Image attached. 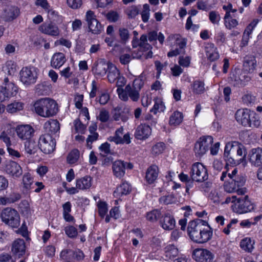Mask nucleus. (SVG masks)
Returning <instances> with one entry per match:
<instances>
[{
  "instance_id": "46",
  "label": "nucleus",
  "mask_w": 262,
  "mask_h": 262,
  "mask_svg": "<svg viewBox=\"0 0 262 262\" xmlns=\"http://www.w3.org/2000/svg\"><path fill=\"white\" fill-rule=\"evenodd\" d=\"M161 216L160 211L158 209L153 210L146 214L147 220L151 222H156Z\"/></svg>"
},
{
  "instance_id": "49",
  "label": "nucleus",
  "mask_w": 262,
  "mask_h": 262,
  "mask_svg": "<svg viewBox=\"0 0 262 262\" xmlns=\"http://www.w3.org/2000/svg\"><path fill=\"white\" fill-rule=\"evenodd\" d=\"M98 212L101 217H104L108 211L107 205L104 202L100 201L97 204Z\"/></svg>"
},
{
  "instance_id": "60",
  "label": "nucleus",
  "mask_w": 262,
  "mask_h": 262,
  "mask_svg": "<svg viewBox=\"0 0 262 262\" xmlns=\"http://www.w3.org/2000/svg\"><path fill=\"white\" fill-rule=\"evenodd\" d=\"M209 18L210 21L213 24H218L220 20V16L219 14L213 11L210 12Z\"/></svg>"
},
{
  "instance_id": "5",
  "label": "nucleus",
  "mask_w": 262,
  "mask_h": 262,
  "mask_svg": "<svg viewBox=\"0 0 262 262\" xmlns=\"http://www.w3.org/2000/svg\"><path fill=\"white\" fill-rule=\"evenodd\" d=\"M235 118L239 124L245 127H258L260 124L259 118L256 114L247 108L238 110Z\"/></svg>"
},
{
  "instance_id": "38",
  "label": "nucleus",
  "mask_w": 262,
  "mask_h": 262,
  "mask_svg": "<svg viewBox=\"0 0 262 262\" xmlns=\"http://www.w3.org/2000/svg\"><path fill=\"white\" fill-rule=\"evenodd\" d=\"M108 70L107 79L110 83H114L120 75L119 70L112 63H111Z\"/></svg>"
},
{
  "instance_id": "1",
  "label": "nucleus",
  "mask_w": 262,
  "mask_h": 262,
  "mask_svg": "<svg viewBox=\"0 0 262 262\" xmlns=\"http://www.w3.org/2000/svg\"><path fill=\"white\" fill-rule=\"evenodd\" d=\"M187 231L190 239L199 244L207 242L213 235L212 228L207 222L201 219L190 222Z\"/></svg>"
},
{
  "instance_id": "21",
  "label": "nucleus",
  "mask_w": 262,
  "mask_h": 262,
  "mask_svg": "<svg viewBox=\"0 0 262 262\" xmlns=\"http://www.w3.org/2000/svg\"><path fill=\"white\" fill-rule=\"evenodd\" d=\"M5 170L8 174L13 177H18L23 173L20 165L16 162L13 161H7L5 164Z\"/></svg>"
},
{
  "instance_id": "48",
  "label": "nucleus",
  "mask_w": 262,
  "mask_h": 262,
  "mask_svg": "<svg viewBox=\"0 0 262 262\" xmlns=\"http://www.w3.org/2000/svg\"><path fill=\"white\" fill-rule=\"evenodd\" d=\"M5 71L10 75H13L16 72V65L12 60L7 61L5 67Z\"/></svg>"
},
{
  "instance_id": "64",
  "label": "nucleus",
  "mask_w": 262,
  "mask_h": 262,
  "mask_svg": "<svg viewBox=\"0 0 262 262\" xmlns=\"http://www.w3.org/2000/svg\"><path fill=\"white\" fill-rule=\"evenodd\" d=\"M68 5L72 9H78L82 5L81 0H67Z\"/></svg>"
},
{
  "instance_id": "50",
  "label": "nucleus",
  "mask_w": 262,
  "mask_h": 262,
  "mask_svg": "<svg viewBox=\"0 0 262 262\" xmlns=\"http://www.w3.org/2000/svg\"><path fill=\"white\" fill-rule=\"evenodd\" d=\"M19 207L21 212L25 214L28 215L31 213V210L30 208V205L29 202L26 200L21 201L19 204Z\"/></svg>"
},
{
  "instance_id": "3",
  "label": "nucleus",
  "mask_w": 262,
  "mask_h": 262,
  "mask_svg": "<svg viewBox=\"0 0 262 262\" xmlns=\"http://www.w3.org/2000/svg\"><path fill=\"white\" fill-rule=\"evenodd\" d=\"M36 113L43 117H50L58 112V104L55 101L49 98H42L34 104Z\"/></svg>"
},
{
  "instance_id": "28",
  "label": "nucleus",
  "mask_w": 262,
  "mask_h": 262,
  "mask_svg": "<svg viewBox=\"0 0 262 262\" xmlns=\"http://www.w3.org/2000/svg\"><path fill=\"white\" fill-rule=\"evenodd\" d=\"M160 223L164 230H172L176 225L175 220L169 213H165L161 219Z\"/></svg>"
},
{
  "instance_id": "57",
  "label": "nucleus",
  "mask_w": 262,
  "mask_h": 262,
  "mask_svg": "<svg viewBox=\"0 0 262 262\" xmlns=\"http://www.w3.org/2000/svg\"><path fill=\"white\" fill-rule=\"evenodd\" d=\"M110 97L107 93H102L98 98H96V100L98 101L101 105L106 104L110 100Z\"/></svg>"
},
{
  "instance_id": "8",
  "label": "nucleus",
  "mask_w": 262,
  "mask_h": 262,
  "mask_svg": "<svg viewBox=\"0 0 262 262\" xmlns=\"http://www.w3.org/2000/svg\"><path fill=\"white\" fill-rule=\"evenodd\" d=\"M249 74L243 69L235 68L230 74L231 81L235 86H243L251 80Z\"/></svg>"
},
{
  "instance_id": "25",
  "label": "nucleus",
  "mask_w": 262,
  "mask_h": 262,
  "mask_svg": "<svg viewBox=\"0 0 262 262\" xmlns=\"http://www.w3.org/2000/svg\"><path fill=\"white\" fill-rule=\"evenodd\" d=\"M129 108L124 106H118L114 110L113 118L115 121L121 120L126 122L128 118Z\"/></svg>"
},
{
  "instance_id": "37",
  "label": "nucleus",
  "mask_w": 262,
  "mask_h": 262,
  "mask_svg": "<svg viewBox=\"0 0 262 262\" xmlns=\"http://www.w3.org/2000/svg\"><path fill=\"white\" fill-rule=\"evenodd\" d=\"M92 185V178L89 176H85L77 180V188L81 190L89 189Z\"/></svg>"
},
{
  "instance_id": "14",
  "label": "nucleus",
  "mask_w": 262,
  "mask_h": 262,
  "mask_svg": "<svg viewBox=\"0 0 262 262\" xmlns=\"http://www.w3.org/2000/svg\"><path fill=\"white\" fill-rule=\"evenodd\" d=\"M143 82L140 78H137L134 80L132 86L128 84L126 86V89L128 93V98L135 102L138 101L140 94L139 92L143 86Z\"/></svg>"
},
{
  "instance_id": "11",
  "label": "nucleus",
  "mask_w": 262,
  "mask_h": 262,
  "mask_svg": "<svg viewBox=\"0 0 262 262\" xmlns=\"http://www.w3.org/2000/svg\"><path fill=\"white\" fill-rule=\"evenodd\" d=\"M190 174L191 178L198 182H203L208 178L206 168L199 162L195 163L192 165Z\"/></svg>"
},
{
  "instance_id": "39",
  "label": "nucleus",
  "mask_w": 262,
  "mask_h": 262,
  "mask_svg": "<svg viewBox=\"0 0 262 262\" xmlns=\"http://www.w3.org/2000/svg\"><path fill=\"white\" fill-rule=\"evenodd\" d=\"M164 252L166 259L168 260L178 256L179 250L174 245H169L165 248Z\"/></svg>"
},
{
  "instance_id": "16",
  "label": "nucleus",
  "mask_w": 262,
  "mask_h": 262,
  "mask_svg": "<svg viewBox=\"0 0 262 262\" xmlns=\"http://www.w3.org/2000/svg\"><path fill=\"white\" fill-rule=\"evenodd\" d=\"M133 168L132 163L122 160H116L113 163L112 165L113 174L116 177L119 178H121L124 176L126 168L132 169Z\"/></svg>"
},
{
  "instance_id": "47",
  "label": "nucleus",
  "mask_w": 262,
  "mask_h": 262,
  "mask_svg": "<svg viewBox=\"0 0 262 262\" xmlns=\"http://www.w3.org/2000/svg\"><path fill=\"white\" fill-rule=\"evenodd\" d=\"M79 158V151L76 149L72 150L68 155L67 162L69 164L76 163Z\"/></svg>"
},
{
  "instance_id": "13",
  "label": "nucleus",
  "mask_w": 262,
  "mask_h": 262,
  "mask_svg": "<svg viewBox=\"0 0 262 262\" xmlns=\"http://www.w3.org/2000/svg\"><path fill=\"white\" fill-rule=\"evenodd\" d=\"M85 20L86 21L90 31L92 33L98 34L101 33L102 27L96 19V15L93 11L89 10L86 12Z\"/></svg>"
},
{
  "instance_id": "7",
  "label": "nucleus",
  "mask_w": 262,
  "mask_h": 262,
  "mask_svg": "<svg viewBox=\"0 0 262 262\" xmlns=\"http://www.w3.org/2000/svg\"><path fill=\"white\" fill-rule=\"evenodd\" d=\"M37 71L38 69L34 67L23 68L19 73L21 82L27 86L35 83L37 78Z\"/></svg>"
},
{
  "instance_id": "42",
  "label": "nucleus",
  "mask_w": 262,
  "mask_h": 262,
  "mask_svg": "<svg viewBox=\"0 0 262 262\" xmlns=\"http://www.w3.org/2000/svg\"><path fill=\"white\" fill-rule=\"evenodd\" d=\"M124 140H120L115 135L110 136L107 138V140L110 142H114L116 144H128L130 143V137L129 133L124 135Z\"/></svg>"
},
{
  "instance_id": "17",
  "label": "nucleus",
  "mask_w": 262,
  "mask_h": 262,
  "mask_svg": "<svg viewBox=\"0 0 262 262\" xmlns=\"http://www.w3.org/2000/svg\"><path fill=\"white\" fill-rule=\"evenodd\" d=\"M41 33L51 36L56 37L59 35L60 31L58 27L52 23H45L41 24L38 28Z\"/></svg>"
},
{
  "instance_id": "33",
  "label": "nucleus",
  "mask_w": 262,
  "mask_h": 262,
  "mask_svg": "<svg viewBox=\"0 0 262 262\" xmlns=\"http://www.w3.org/2000/svg\"><path fill=\"white\" fill-rule=\"evenodd\" d=\"M159 173V169L156 165H151L147 169L145 178L149 184L153 183L157 179Z\"/></svg>"
},
{
  "instance_id": "22",
  "label": "nucleus",
  "mask_w": 262,
  "mask_h": 262,
  "mask_svg": "<svg viewBox=\"0 0 262 262\" xmlns=\"http://www.w3.org/2000/svg\"><path fill=\"white\" fill-rule=\"evenodd\" d=\"M20 14L19 9L14 5H8L4 9L3 16L6 21H12Z\"/></svg>"
},
{
  "instance_id": "27",
  "label": "nucleus",
  "mask_w": 262,
  "mask_h": 262,
  "mask_svg": "<svg viewBox=\"0 0 262 262\" xmlns=\"http://www.w3.org/2000/svg\"><path fill=\"white\" fill-rule=\"evenodd\" d=\"M151 129L150 126L146 124H140L137 127L135 137L139 140L147 139L151 134Z\"/></svg>"
},
{
  "instance_id": "43",
  "label": "nucleus",
  "mask_w": 262,
  "mask_h": 262,
  "mask_svg": "<svg viewBox=\"0 0 262 262\" xmlns=\"http://www.w3.org/2000/svg\"><path fill=\"white\" fill-rule=\"evenodd\" d=\"M204 83L200 80H196L193 82L192 85V91L196 94H201L203 93L205 91Z\"/></svg>"
},
{
  "instance_id": "20",
  "label": "nucleus",
  "mask_w": 262,
  "mask_h": 262,
  "mask_svg": "<svg viewBox=\"0 0 262 262\" xmlns=\"http://www.w3.org/2000/svg\"><path fill=\"white\" fill-rule=\"evenodd\" d=\"M111 63L106 62L104 59H100L94 63L92 71L96 75L103 76L106 73Z\"/></svg>"
},
{
  "instance_id": "62",
  "label": "nucleus",
  "mask_w": 262,
  "mask_h": 262,
  "mask_svg": "<svg viewBox=\"0 0 262 262\" xmlns=\"http://www.w3.org/2000/svg\"><path fill=\"white\" fill-rule=\"evenodd\" d=\"M73 254V251L70 249H65L60 252V256L63 260H69L71 259V256Z\"/></svg>"
},
{
  "instance_id": "58",
  "label": "nucleus",
  "mask_w": 262,
  "mask_h": 262,
  "mask_svg": "<svg viewBox=\"0 0 262 262\" xmlns=\"http://www.w3.org/2000/svg\"><path fill=\"white\" fill-rule=\"evenodd\" d=\"M119 33L122 41L125 43L128 40L129 37L128 30L125 28H120Z\"/></svg>"
},
{
  "instance_id": "19",
  "label": "nucleus",
  "mask_w": 262,
  "mask_h": 262,
  "mask_svg": "<svg viewBox=\"0 0 262 262\" xmlns=\"http://www.w3.org/2000/svg\"><path fill=\"white\" fill-rule=\"evenodd\" d=\"M16 132L20 139L28 140L33 138L34 129L29 125H20L17 127Z\"/></svg>"
},
{
  "instance_id": "63",
  "label": "nucleus",
  "mask_w": 262,
  "mask_h": 262,
  "mask_svg": "<svg viewBox=\"0 0 262 262\" xmlns=\"http://www.w3.org/2000/svg\"><path fill=\"white\" fill-rule=\"evenodd\" d=\"M110 118L109 113L105 110H102L100 112L98 118L102 122H106Z\"/></svg>"
},
{
  "instance_id": "30",
  "label": "nucleus",
  "mask_w": 262,
  "mask_h": 262,
  "mask_svg": "<svg viewBox=\"0 0 262 262\" xmlns=\"http://www.w3.org/2000/svg\"><path fill=\"white\" fill-rule=\"evenodd\" d=\"M25 151L31 155L37 152L39 148V141L37 142L33 138L28 139L25 142Z\"/></svg>"
},
{
  "instance_id": "12",
  "label": "nucleus",
  "mask_w": 262,
  "mask_h": 262,
  "mask_svg": "<svg viewBox=\"0 0 262 262\" xmlns=\"http://www.w3.org/2000/svg\"><path fill=\"white\" fill-rule=\"evenodd\" d=\"M39 145V148L42 152L46 154H49L54 150L56 142L50 134H47L40 137Z\"/></svg>"
},
{
  "instance_id": "44",
  "label": "nucleus",
  "mask_w": 262,
  "mask_h": 262,
  "mask_svg": "<svg viewBox=\"0 0 262 262\" xmlns=\"http://www.w3.org/2000/svg\"><path fill=\"white\" fill-rule=\"evenodd\" d=\"M24 103L20 102L14 101L7 106V111L10 113H14L23 109Z\"/></svg>"
},
{
  "instance_id": "4",
  "label": "nucleus",
  "mask_w": 262,
  "mask_h": 262,
  "mask_svg": "<svg viewBox=\"0 0 262 262\" xmlns=\"http://www.w3.org/2000/svg\"><path fill=\"white\" fill-rule=\"evenodd\" d=\"M237 170L234 168L231 173H228V177L230 179L229 184L225 183V190L229 193L236 192L238 195H245L247 189L242 187L245 183V179L243 176L237 175Z\"/></svg>"
},
{
  "instance_id": "29",
  "label": "nucleus",
  "mask_w": 262,
  "mask_h": 262,
  "mask_svg": "<svg viewBox=\"0 0 262 262\" xmlns=\"http://www.w3.org/2000/svg\"><path fill=\"white\" fill-rule=\"evenodd\" d=\"M176 46L177 48L174 50H171L167 54L169 57L176 56L181 54H185V47L186 46V40L185 39H177Z\"/></svg>"
},
{
  "instance_id": "36",
  "label": "nucleus",
  "mask_w": 262,
  "mask_h": 262,
  "mask_svg": "<svg viewBox=\"0 0 262 262\" xmlns=\"http://www.w3.org/2000/svg\"><path fill=\"white\" fill-rule=\"evenodd\" d=\"M254 240L250 237H245L241 240L240 247L247 252H251L254 249Z\"/></svg>"
},
{
  "instance_id": "26",
  "label": "nucleus",
  "mask_w": 262,
  "mask_h": 262,
  "mask_svg": "<svg viewBox=\"0 0 262 262\" xmlns=\"http://www.w3.org/2000/svg\"><path fill=\"white\" fill-rule=\"evenodd\" d=\"M132 46L134 48L139 47L144 51H148L152 48L151 45L147 43V36L145 34L142 35L140 40L137 37H134L132 40Z\"/></svg>"
},
{
  "instance_id": "53",
  "label": "nucleus",
  "mask_w": 262,
  "mask_h": 262,
  "mask_svg": "<svg viewBox=\"0 0 262 262\" xmlns=\"http://www.w3.org/2000/svg\"><path fill=\"white\" fill-rule=\"evenodd\" d=\"M64 231L66 234L70 238L75 237L78 234L76 228L73 226L66 227L64 228Z\"/></svg>"
},
{
  "instance_id": "15",
  "label": "nucleus",
  "mask_w": 262,
  "mask_h": 262,
  "mask_svg": "<svg viewBox=\"0 0 262 262\" xmlns=\"http://www.w3.org/2000/svg\"><path fill=\"white\" fill-rule=\"evenodd\" d=\"M193 258L197 262H214V255L209 250L198 248L193 252Z\"/></svg>"
},
{
  "instance_id": "35",
  "label": "nucleus",
  "mask_w": 262,
  "mask_h": 262,
  "mask_svg": "<svg viewBox=\"0 0 262 262\" xmlns=\"http://www.w3.org/2000/svg\"><path fill=\"white\" fill-rule=\"evenodd\" d=\"M3 87L6 91L8 98L16 95L18 92V88L15 84L12 82H9L8 78H6L4 79V86Z\"/></svg>"
},
{
  "instance_id": "9",
  "label": "nucleus",
  "mask_w": 262,
  "mask_h": 262,
  "mask_svg": "<svg viewBox=\"0 0 262 262\" xmlns=\"http://www.w3.org/2000/svg\"><path fill=\"white\" fill-rule=\"evenodd\" d=\"M233 209L237 213L242 214L251 211L254 206L248 198H232Z\"/></svg>"
},
{
  "instance_id": "34",
  "label": "nucleus",
  "mask_w": 262,
  "mask_h": 262,
  "mask_svg": "<svg viewBox=\"0 0 262 262\" xmlns=\"http://www.w3.org/2000/svg\"><path fill=\"white\" fill-rule=\"evenodd\" d=\"M44 128L49 134H55L60 129L59 123L57 120H51L44 124Z\"/></svg>"
},
{
  "instance_id": "59",
  "label": "nucleus",
  "mask_w": 262,
  "mask_h": 262,
  "mask_svg": "<svg viewBox=\"0 0 262 262\" xmlns=\"http://www.w3.org/2000/svg\"><path fill=\"white\" fill-rule=\"evenodd\" d=\"M242 100L244 103L249 105L253 104L255 102L256 98L253 95L248 94L243 96Z\"/></svg>"
},
{
  "instance_id": "52",
  "label": "nucleus",
  "mask_w": 262,
  "mask_h": 262,
  "mask_svg": "<svg viewBox=\"0 0 262 262\" xmlns=\"http://www.w3.org/2000/svg\"><path fill=\"white\" fill-rule=\"evenodd\" d=\"M164 103L161 101H157L155 102L153 108L150 110V112L156 114L158 112H163L165 110Z\"/></svg>"
},
{
  "instance_id": "61",
  "label": "nucleus",
  "mask_w": 262,
  "mask_h": 262,
  "mask_svg": "<svg viewBox=\"0 0 262 262\" xmlns=\"http://www.w3.org/2000/svg\"><path fill=\"white\" fill-rule=\"evenodd\" d=\"M117 92L120 99L124 101H127L128 100V95L126 87L124 90L122 88H118Z\"/></svg>"
},
{
  "instance_id": "2",
  "label": "nucleus",
  "mask_w": 262,
  "mask_h": 262,
  "mask_svg": "<svg viewBox=\"0 0 262 262\" xmlns=\"http://www.w3.org/2000/svg\"><path fill=\"white\" fill-rule=\"evenodd\" d=\"M246 156V148L238 142L232 141L226 143L224 157L227 163L232 165L239 164L244 160Z\"/></svg>"
},
{
  "instance_id": "56",
  "label": "nucleus",
  "mask_w": 262,
  "mask_h": 262,
  "mask_svg": "<svg viewBox=\"0 0 262 262\" xmlns=\"http://www.w3.org/2000/svg\"><path fill=\"white\" fill-rule=\"evenodd\" d=\"M126 13L129 18H134L139 14V10L135 6L129 7L126 10Z\"/></svg>"
},
{
  "instance_id": "54",
  "label": "nucleus",
  "mask_w": 262,
  "mask_h": 262,
  "mask_svg": "<svg viewBox=\"0 0 262 262\" xmlns=\"http://www.w3.org/2000/svg\"><path fill=\"white\" fill-rule=\"evenodd\" d=\"M149 6L148 4H144L143 6V11L141 12L142 19L143 22L148 21L149 17Z\"/></svg>"
},
{
  "instance_id": "31",
  "label": "nucleus",
  "mask_w": 262,
  "mask_h": 262,
  "mask_svg": "<svg viewBox=\"0 0 262 262\" xmlns=\"http://www.w3.org/2000/svg\"><path fill=\"white\" fill-rule=\"evenodd\" d=\"M66 61L64 54L61 52L55 53L51 60V66L55 69H59Z\"/></svg>"
},
{
  "instance_id": "18",
  "label": "nucleus",
  "mask_w": 262,
  "mask_h": 262,
  "mask_svg": "<svg viewBox=\"0 0 262 262\" xmlns=\"http://www.w3.org/2000/svg\"><path fill=\"white\" fill-rule=\"evenodd\" d=\"M11 252L16 257L19 258L24 255L26 252V244L24 239L17 238L12 244Z\"/></svg>"
},
{
  "instance_id": "32",
  "label": "nucleus",
  "mask_w": 262,
  "mask_h": 262,
  "mask_svg": "<svg viewBox=\"0 0 262 262\" xmlns=\"http://www.w3.org/2000/svg\"><path fill=\"white\" fill-rule=\"evenodd\" d=\"M257 24V20H253L252 21L246 28L245 29L243 35V38L241 43V47H244L248 45L250 35L251 34L252 30L256 26Z\"/></svg>"
},
{
  "instance_id": "41",
  "label": "nucleus",
  "mask_w": 262,
  "mask_h": 262,
  "mask_svg": "<svg viewBox=\"0 0 262 262\" xmlns=\"http://www.w3.org/2000/svg\"><path fill=\"white\" fill-rule=\"evenodd\" d=\"M131 191V187L127 182L122 183L119 187L117 188V190L114 192V195H128Z\"/></svg>"
},
{
  "instance_id": "24",
  "label": "nucleus",
  "mask_w": 262,
  "mask_h": 262,
  "mask_svg": "<svg viewBox=\"0 0 262 262\" xmlns=\"http://www.w3.org/2000/svg\"><path fill=\"white\" fill-rule=\"evenodd\" d=\"M249 161L252 165L258 167L262 165V148H256L251 150L249 154Z\"/></svg>"
},
{
  "instance_id": "45",
  "label": "nucleus",
  "mask_w": 262,
  "mask_h": 262,
  "mask_svg": "<svg viewBox=\"0 0 262 262\" xmlns=\"http://www.w3.org/2000/svg\"><path fill=\"white\" fill-rule=\"evenodd\" d=\"M224 19L225 26L228 29H232L238 25L237 20L231 16H228V14H225Z\"/></svg>"
},
{
  "instance_id": "51",
  "label": "nucleus",
  "mask_w": 262,
  "mask_h": 262,
  "mask_svg": "<svg viewBox=\"0 0 262 262\" xmlns=\"http://www.w3.org/2000/svg\"><path fill=\"white\" fill-rule=\"evenodd\" d=\"M106 17L109 21L115 23L119 19L120 15L116 11H111L106 14Z\"/></svg>"
},
{
  "instance_id": "6",
  "label": "nucleus",
  "mask_w": 262,
  "mask_h": 262,
  "mask_svg": "<svg viewBox=\"0 0 262 262\" xmlns=\"http://www.w3.org/2000/svg\"><path fill=\"white\" fill-rule=\"evenodd\" d=\"M1 218L5 224L12 228H17L20 224L19 215L14 209L6 208L3 210Z\"/></svg>"
},
{
  "instance_id": "40",
  "label": "nucleus",
  "mask_w": 262,
  "mask_h": 262,
  "mask_svg": "<svg viewBox=\"0 0 262 262\" xmlns=\"http://www.w3.org/2000/svg\"><path fill=\"white\" fill-rule=\"evenodd\" d=\"M183 119V115L182 113L175 111L170 116L169 123L171 126H176L180 125Z\"/></svg>"
},
{
  "instance_id": "55",
  "label": "nucleus",
  "mask_w": 262,
  "mask_h": 262,
  "mask_svg": "<svg viewBox=\"0 0 262 262\" xmlns=\"http://www.w3.org/2000/svg\"><path fill=\"white\" fill-rule=\"evenodd\" d=\"M164 149L165 144L163 142H159L152 147V152L155 155H158L161 154Z\"/></svg>"
},
{
  "instance_id": "10",
  "label": "nucleus",
  "mask_w": 262,
  "mask_h": 262,
  "mask_svg": "<svg viewBox=\"0 0 262 262\" xmlns=\"http://www.w3.org/2000/svg\"><path fill=\"white\" fill-rule=\"evenodd\" d=\"M213 140L211 136H203L200 137L196 142L194 151L196 156L204 155L210 148L213 143Z\"/></svg>"
},
{
  "instance_id": "23",
  "label": "nucleus",
  "mask_w": 262,
  "mask_h": 262,
  "mask_svg": "<svg viewBox=\"0 0 262 262\" xmlns=\"http://www.w3.org/2000/svg\"><path fill=\"white\" fill-rule=\"evenodd\" d=\"M243 70L248 73H252L257 67V61L255 55L248 54L244 58Z\"/></svg>"
}]
</instances>
